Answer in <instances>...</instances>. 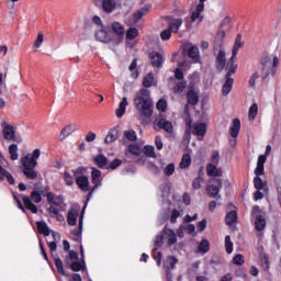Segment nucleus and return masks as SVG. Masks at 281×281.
<instances>
[{
  "label": "nucleus",
  "mask_w": 281,
  "mask_h": 281,
  "mask_svg": "<svg viewBox=\"0 0 281 281\" xmlns=\"http://www.w3.org/2000/svg\"><path fill=\"white\" fill-rule=\"evenodd\" d=\"M134 106L142 113V115H144V117H150L154 109L150 90L146 88L138 90L134 98Z\"/></svg>",
  "instance_id": "obj_1"
},
{
  "label": "nucleus",
  "mask_w": 281,
  "mask_h": 281,
  "mask_svg": "<svg viewBox=\"0 0 281 281\" xmlns=\"http://www.w3.org/2000/svg\"><path fill=\"white\" fill-rule=\"evenodd\" d=\"M38 157H41V149H34L32 154H27L21 158L22 172L27 179H31L32 181L38 178V172L35 170L38 164L36 161Z\"/></svg>",
  "instance_id": "obj_2"
},
{
  "label": "nucleus",
  "mask_w": 281,
  "mask_h": 281,
  "mask_svg": "<svg viewBox=\"0 0 281 281\" xmlns=\"http://www.w3.org/2000/svg\"><path fill=\"white\" fill-rule=\"evenodd\" d=\"M186 132H184V140L190 143L191 135H198V137H204L205 133H207V125L205 123H193L192 119H186Z\"/></svg>",
  "instance_id": "obj_3"
},
{
  "label": "nucleus",
  "mask_w": 281,
  "mask_h": 281,
  "mask_svg": "<svg viewBox=\"0 0 281 281\" xmlns=\"http://www.w3.org/2000/svg\"><path fill=\"white\" fill-rule=\"evenodd\" d=\"M280 63V59L278 57H273V60L270 56H263L261 58V78L262 80H267L269 76H276V67H278V64Z\"/></svg>",
  "instance_id": "obj_4"
},
{
  "label": "nucleus",
  "mask_w": 281,
  "mask_h": 281,
  "mask_svg": "<svg viewBox=\"0 0 281 281\" xmlns=\"http://www.w3.org/2000/svg\"><path fill=\"white\" fill-rule=\"evenodd\" d=\"M229 63L231 67L227 74L225 75V82L222 87L223 95H229V93L232 92V89L234 87V78H232V75L236 74V69H238V65L235 64L236 61H232L231 59Z\"/></svg>",
  "instance_id": "obj_5"
},
{
  "label": "nucleus",
  "mask_w": 281,
  "mask_h": 281,
  "mask_svg": "<svg viewBox=\"0 0 281 281\" xmlns=\"http://www.w3.org/2000/svg\"><path fill=\"white\" fill-rule=\"evenodd\" d=\"M42 201H43V196L38 191H32L31 199L30 196H23L24 206L26 210H30L32 214L38 213V207L34 203H41Z\"/></svg>",
  "instance_id": "obj_6"
},
{
  "label": "nucleus",
  "mask_w": 281,
  "mask_h": 281,
  "mask_svg": "<svg viewBox=\"0 0 281 281\" xmlns=\"http://www.w3.org/2000/svg\"><path fill=\"white\" fill-rule=\"evenodd\" d=\"M199 4L195 7V11L192 12L190 18H186L187 30H192V23L199 20L200 23L203 21V16H201V12L205 10V0H199Z\"/></svg>",
  "instance_id": "obj_7"
},
{
  "label": "nucleus",
  "mask_w": 281,
  "mask_h": 281,
  "mask_svg": "<svg viewBox=\"0 0 281 281\" xmlns=\"http://www.w3.org/2000/svg\"><path fill=\"white\" fill-rule=\"evenodd\" d=\"M229 136H228V142L229 146L232 148H236V145L238 144V135L240 134V120L235 119L233 120L232 126L229 127Z\"/></svg>",
  "instance_id": "obj_8"
},
{
  "label": "nucleus",
  "mask_w": 281,
  "mask_h": 281,
  "mask_svg": "<svg viewBox=\"0 0 281 281\" xmlns=\"http://www.w3.org/2000/svg\"><path fill=\"white\" fill-rule=\"evenodd\" d=\"M211 181H214L216 184H209L206 187V192L211 199H217L221 201V190L223 189V180L213 178Z\"/></svg>",
  "instance_id": "obj_9"
},
{
  "label": "nucleus",
  "mask_w": 281,
  "mask_h": 281,
  "mask_svg": "<svg viewBox=\"0 0 281 281\" xmlns=\"http://www.w3.org/2000/svg\"><path fill=\"white\" fill-rule=\"evenodd\" d=\"M0 181H3L4 179H7L8 183H10V186H14V177H12V173H10L8 170H5L2 166H5V164H8V161H5V158L3 157V155L0 153Z\"/></svg>",
  "instance_id": "obj_10"
},
{
  "label": "nucleus",
  "mask_w": 281,
  "mask_h": 281,
  "mask_svg": "<svg viewBox=\"0 0 281 281\" xmlns=\"http://www.w3.org/2000/svg\"><path fill=\"white\" fill-rule=\"evenodd\" d=\"M155 131H166V133H172L175 128L172 127V123L170 121H166V119H156L154 121Z\"/></svg>",
  "instance_id": "obj_11"
},
{
  "label": "nucleus",
  "mask_w": 281,
  "mask_h": 281,
  "mask_svg": "<svg viewBox=\"0 0 281 281\" xmlns=\"http://www.w3.org/2000/svg\"><path fill=\"white\" fill-rule=\"evenodd\" d=\"M74 176L76 177V183L79 189H81L82 192H89L91 188L89 187V178L87 176H77L78 175V169L72 170Z\"/></svg>",
  "instance_id": "obj_12"
},
{
  "label": "nucleus",
  "mask_w": 281,
  "mask_h": 281,
  "mask_svg": "<svg viewBox=\"0 0 281 281\" xmlns=\"http://www.w3.org/2000/svg\"><path fill=\"white\" fill-rule=\"evenodd\" d=\"M95 40L100 43H111V35H109V30L104 26H99V30L95 32Z\"/></svg>",
  "instance_id": "obj_13"
},
{
  "label": "nucleus",
  "mask_w": 281,
  "mask_h": 281,
  "mask_svg": "<svg viewBox=\"0 0 281 281\" xmlns=\"http://www.w3.org/2000/svg\"><path fill=\"white\" fill-rule=\"evenodd\" d=\"M245 43H243V35L238 34L235 38V43L232 50V57H231L232 63H236V56H238V49H240V47H243Z\"/></svg>",
  "instance_id": "obj_14"
},
{
  "label": "nucleus",
  "mask_w": 281,
  "mask_h": 281,
  "mask_svg": "<svg viewBox=\"0 0 281 281\" xmlns=\"http://www.w3.org/2000/svg\"><path fill=\"white\" fill-rule=\"evenodd\" d=\"M122 0H103L102 1V8L104 12H108L111 14V12H114V10L120 5Z\"/></svg>",
  "instance_id": "obj_15"
},
{
  "label": "nucleus",
  "mask_w": 281,
  "mask_h": 281,
  "mask_svg": "<svg viewBox=\"0 0 281 281\" xmlns=\"http://www.w3.org/2000/svg\"><path fill=\"white\" fill-rule=\"evenodd\" d=\"M76 131H78V127L75 124L66 125L59 134L60 142L67 139V137H69V135H71L72 133H76Z\"/></svg>",
  "instance_id": "obj_16"
},
{
  "label": "nucleus",
  "mask_w": 281,
  "mask_h": 281,
  "mask_svg": "<svg viewBox=\"0 0 281 281\" xmlns=\"http://www.w3.org/2000/svg\"><path fill=\"white\" fill-rule=\"evenodd\" d=\"M150 63L153 67H161L164 65V56L158 52H153L149 54Z\"/></svg>",
  "instance_id": "obj_17"
},
{
  "label": "nucleus",
  "mask_w": 281,
  "mask_h": 281,
  "mask_svg": "<svg viewBox=\"0 0 281 281\" xmlns=\"http://www.w3.org/2000/svg\"><path fill=\"white\" fill-rule=\"evenodd\" d=\"M162 234L168 240V247H172V245L177 243V233H175L171 228L165 227Z\"/></svg>",
  "instance_id": "obj_18"
},
{
  "label": "nucleus",
  "mask_w": 281,
  "mask_h": 281,
  "mask_svg": "<svg viewBox=\"0 0 281 281\" xmlns=\"http://www.w3.org/2000/svg\"><path fill=\"white\" fill-rule=\"evenodd\" d=\"M169 30L175 32H179V29L183 25V20L178 18H169L168 20Z\"/></svg>",
  "instance_id": "obj_19"
},
{
  "label": "nucleus",
  "mask_w": 281,
  "mask_h": 281,
  "mask_svg": "<svg viewBox=\"0 0 281 281\" xmlns=\"http://www.w3.org/2000/svg\"><path fill=\"white\" fill-rule=\"evenodd\" d=\"M2 133H3L4 139L16 142V136H14L15 135L14 126L8 125V124L4 125Z\"/></svg>",
  "instance_id": "obj_20"
},
{
  "label": "nucleus",
  "mask_w": 281,
  "mask_h": 281,
  "mask_svg": "<svg viewBox=\"0 0 281 281\" xmlns=\"http://www.w3.org/2000/svg\"><path fill=\"white\" fill-rule=\"evenodd\" d=\"M82 220L83 215L81 214L79 217V228L71 232V237L76 243H80V240H82Z\"/></svg>",
  "instance_id": "obj_21"
},
{
  "label": "nucleus",
  "mask_w": 281,
  "mask_h": 281,
  "mask_svg": "<svg viewBox=\"0 0 281 281\" xmlns=\"http://www.w3.org/2000/svg\"><path fill=\"white\" fill-rule=\"evenodd\" d=\"M78 214H80V209L72 207L69 210L67 215L68 225H76L78 223Z\"/></svg>",
  "instance_id": "obj_22"
},
{
  "label": "nucleus",
  "mask_w": 281,
  "mask_h": 281,
  "mask_svg": "<svg viewBox=\"0 0 281 281\" xmlns=\"http://www.w3.org/2000/svg\"><path fill=\"white\" fill-rule=\"evenodd\" d=\"M226 63L227 59L225 58V50L220 49L216 57V68L218 69V71H223V69H225Z\"/></svg>",
  "instance_id": "obj_23"
},
{
  "label": "nucleus",
  "mask_w": 281,
  "mask_h": 281,
  "mask_svg": "<svg viewBox=\"0 0 281 281\" xmlns=\"http://www.w3.org/2000/svg\"><path fill=\"white\" fill-rule=\"evenodd\" d=\"M187 102L192 106L199 104V93H196L192 88L187 93Z\"/></svg>",
  "instance_id": "obj_24"
},
{
  "label": "nucleus",
  "mask_w": 281,
  "mask_h": 281,
  "mask_svg": "<svg viewBox=\"0 0 281 281\" xmlns=\"http://www.w3.org/2000/svg\"><path fill=\"white\" fill-rule=\"evenodd\" d=\"M206 175L209 177H223V170L216 168V165L210 164L206 167Z\"/></svg>",
  "instance_id": "obj_25"
},
{
  "label": "nucleus",
  "mask_w": 281,
  "mask_h": 281,
  "mask_svg": "<svg viewBox=\"0 0 281 281\" xmlns=\"http://www.w3.org/2000/svg\"><path fill=\"white\" fill-rule=\"evenodd\" d=\"M94 164L98 166V168L104 169L109 166V159L106 156L99 154L94 158Z\"/></svg>",
  "instance_id": "obj_26"
},
{
  "label": "nucleus",
  "mask_w": 281,
  "mask_h": 281,
  "mask_svg": "<svg viewBox=\"0 0 281 281\" xmlns=\"http://www.w3.org/2000/svg\"><path fill=\"white\" fill-rule=\"evenodd\" d=\"M255 227L257 232H262L267 227V220L262 215L255 216Z\"/></svg>",
  "instance_id": "obj_27"
},
{
  "label": "nucleus",
  "mask_w": 281,
  "mask_h": 281,
  "mask_svg": "<svg viewBox=\"0 0 281 281\" xmlns=\"http://www.w3.org/2000/svg\"><path fill=\"white\" fill-rule=\"evenodd\" d=\"M126 106H128V100L126 97L122 98V101L119 104V108L116 109V117H123L124 113H126Z\"/></svg>",
  "instance_id": "obj_28"
},
{
  "label": "nucleus",
  "mask_w": 281,
  "mask_h": 281,
  "mask_svg": "<svg viewBox=\"0 0 281 281\" xmlns=\"http://www.w3.org/2000/svg\"><path fill=\"white\" fill-rule=\"evenodd\" d=\"M188 56L193 63H199V60H201V57L199 56V48L196 46H191L189 48Z\"/></svg>",
  "instance_id": "obj_29"
},
{
  "label": "nucleus",
  "mask_w": 281,
  "mask_h": 281,
  "mask_svg": "<svg viewBox=\"0 0 281 281\" xmlns=\"http://www.w3.org/2000/svg\"><path fill=\"white\" fill-rule=\"evenodd\" d=\"M119 132L117 128H113L109 132V134L105 136V144H113V142H116V139L119 138Z\"/></svg>",
  "instance_id": "obj_30"
},
{
  "label": "nucleus",
  "mask_w": 281,
  "mask_h": 281,
  "mask_svg": "<svg viewBox=\"0 0 281 281\" xmlns=\"http://www.w3.org/2000/svg\"><path fill=\"white\" fill-rule=\"evenodd\" d=\"M60 210H63V202H53L50 204V206L48 207L49 214L50 216H55L56 214H58L60 212Z\"/></svg>",
  "instance_id": "obj_31"
},
{
  "label": "nucleus",
  "mask_w": 281,
  "mask_h": 281,
  "mask_svg": "<svg viewBox=\"0 0 281 281\" xmlns=\"http://www.w3.org/2000/svg\"><path fill=\"white\" fill-rule=\"evenodd\" d=\"M36 225L40 234H43V236H49V234H52V231H49V226H47V223L36 222Z\"/></svg>",
  "instance_id": "obj_32"
},
{
  "label": "nucleus",
  "mask_w": 281,
  "mask_h": 281,
  "mask_svg": "<svg viewBox=\"0 0 281 281\" xmlns=\"http://www.w3.org/2000/svg\"><path fill=\"white\" fill-rule=\"evenodd\" d=\"M9 155L11 161H16V159H19V146L16 144H11L9 146Z\"/></svg>",
  "instance_id": "obj_33"
},
{
  "label": "nucleus",
  "mask_w": 281,
  "mask_h": 281,
  "mask_svg": "<svg viewBox=\"0 0 281 281\" xmlns=\"http://www.w3.org/2000/svg\"><path fill=\"white\" fill-rule=\"evenodd\" d=\"M226 225L232 226L234 223L238 221V213L236 211H231L226 214Z\"/></svg>",
  "instance_id": "obj_34"
},
{
  "label": "nucleus",
  "mask_w": 281,
  "mask_h": 281,
  "mask_svg": "<svg viewBox=\"0 0 281 281\" xmlns=\"http://www.w3.org/2000/svg\"><path fill=\"white\" fill-rule=\"evenodd\" d=\"M177 262H179V260H177L172 256H169L166 258V260L164 262V267H165V269H167V271H170V269H175V265H177Z\"/></svg>",
  "instance_id": "obj_35"
},
{
  "label": "nucleus",
  "mask_w": 281,
  "mask_h": 281,
  "mask_svg": "<svg viewBox=\"0 0 281 281\" xmlns=\"http://www.w3.org/2000/svg\"><path fill=\"white\" fill-rule=\"evenodd\" d=\"M70 269L72 271H85V269H87V265L85 263V259H81V261H74L70 265Z\"/></svg>",
  "instance_id": "obj_36"
},
{
  "label": "nucleus",
  "mask_w": 281,
  "mask_h": 281,
  "mask_svg": "<svg viewBox=\"0 0 281 281\" xmlns=\"http://www.w3.org/2000/svg\"><path fill=\"white\" fill-rule=\"evenodd\" d=\"M112 30L117 36H124V25L120 24V22H113Z\"/></svg>",
  "instance_id": "obj_37"
},
{
  "label": "nucleus",
  "mask_w": 281,
  "mask_h": 281,
  "mask_svg": "<svg viewBox=\"0 0 281 281\" xmlns=\"http://www.w3.org/2000/svg\"><path fill=\"white\" fill-rule=\"evenodd\" d=\"M256 190H265L267 188V182L262 181L260 176H256L254 179Z\"/></svg>",
  "instance_id": "obj_38"
},
{
  "label": "nucleus",
  "mask_w": 281,
  "mask_h": 281,
  "mask_svg": "<svg viewBox=\"0 0 281 281\" xmlns=\"http://www.w3.org/2000/svg\"><path fill=\"white\" fill-rule=\"evenodd\" d=\"M256 115H258V103H252L248 111V119L254 121L256 120Z\"/></svg>",
  "instance_id": "obj_39"
},
{
  "label": "nucleus",
  "mask_w": 281,
  "mask_h": 281,
  "mask_svg": "<svg viewBox=\"0 0 281 281\" xmlns=\"http://www.w3.org/2000/svg\"><path fill=\"white\" fill-rule=\"evenodd\" d=\"M155 85V77L153 76V72H149L144 79H143V86L146 88L153 87Z\"/></svg>",
  "instance_id": "obj_40"
},
{
  "label": "nucleus",
  "mask_w": 281,
  "mask_h": 281,
  "mask_svg": "<svg viewBox=\"0 0 281 281\" xmlns=\"http://www.w3.org/2000/svg\"><path fill=\"white\" fill-rule=\"evenodd\" d=\"M191 164H192V158L190 157L189 154H184L180 161V168H190Z\"/></svg>",
  "instance_id": "obj_41"
},
{
  "label": "nucleus",
  "mask_w": 281,
  "mask_h": 281,
  "mask_svg": "<svg viewBox=\"0 0 281 281\" xmlns=\"http://www.w3.org/2000/svg\"><path fill=\"white\" fill-rule=\"evenodd\" d=\"M224 38H225V31L224 30H220L217 32L216 36H215V41H214L215 45L217 47H222Z\"/></svg>",
  "instance_id": "obj_42"
},
{
  "label": "nucleus",
  "mask_w": 281,
  "mask_h": 281,
  "mask_svg": "<svg viewBox=\"0 0 281 281\" xmlns=\"http://www.w3.org/2000/svg\"><path fill=\"white\" fill-rule=\"evenodd\" d=\"M100 177H102V172L97 168H92V171H91L92 183H101Z\"/></svg>",
  "instance_id": "obj_43"
},
{
  "label": "nucleus",
  "mask_w": 281,
  "mask_h": 281,
  "mask_svg": "<svg viewBox=\"0 0 281 281\" xmlns=\"http://www.w3.org/2000/svg\"><path fill=\"white\" fill-rule=\"evenodd\" d=\"M137 36H139V31H137L136 27H131V29L126 32V38H127V41H133L134 38H137Z\"/></svg>",
  "instance_id": "obj_44"
},
{
  "label": "nucleus",
  "mask_w": 281,
  "mask_h": 281,
  "mask_svg": "<svg viewBox=\"0 0 281 281\" xmlns=\"http://www.w3.org/2000/svg\"><path fill=\"white\" fill-rule=\"evenodd\" d=\"M55 267L61 276H65V268H63V260L58 257L54 258Z\"/></svg>",
  "instance_id": "obj_45"
},
{
  "label": "nucleus",
  "mask_w": 281,
  "mask_h": 281,
  "mask_svg": "<svg viewBox=\"0 0 281 281\" xmlns=\"http://www.w3.org/2000/svg\"><path fill=\"white\" fill-rule=\"evenodd\" d=\"M225 249L228 254L234 251V243H232V237L229 235L225 237Z\"/></svg>",
  "instance_id": "obj_46"
},
{
  "label": "nucleus",
  "mask_w": 281,
  "mask_h": 281,
  "mask_svg": "<svg viewBox=\"0 0 281 281\" xmlns=\"http://www.w3.org/2000/svg\"><path fill=\"white\" fill-rule=\"evenodd\" d=\"M199 251L203 254H207L210 251V241L207 239H203L199 245Z\"/></svg>",
  "instance_id": "obj_47"
},
{
  "label": "nucleus",
  "mask_w": 281,
  "mask_h": 281,
  "mask_svg": "<svg viewBox=\"0 0 281 281\" xmlns=\"http://www.w3.org/2000/svg\"><path fill=\"white\" fill-rule=\"evenodd\" d=\"M124 137H126L128 139V142H135V140H137V133L133 130L125 131Z\"/></svg>",
  "instance_id": "obj_48"
},
{
  "label": "nucleus",
  "mask_w": 281,
  "mask_h": 281,
  "mask_svg": "<svg viewBox=\"0 0 281 281\" xmlns=\"http://www.w3.org/2000/svg\"><path fill=\"white\" fill-rule=\"evenodd\" d=\"M154 246L156 249H159V247L164 246V233H160L156 236V239L154 240Z\"/></svg>",
  "instance_id": "obj_49"
},
{
  "label": "nucleus",
  "mask_w": 281,
  "mask_h": 281,
  "mask_svg": "<svg viewBox=\"0 0 281 281\" xmlns=\"http://www.w3.org/2000/svg\"><path fill=\"white\" fill-rule=\"evenodd\" d=\"M128 153H131V155H135L136 157H139V155H142V148H139V146L137 145H130Z\"/></svg>",
  "instance_id": "obj_50"
},
{
  "label": "nucleus",
  "mask_w": 281,
  "mask_h": 281,
  "mask_svg": "<svg viewBox=\"0 0 281 281\" xmlns=\"http://www.w3.org/2000/svg\"><path fill=\"white\" fill-rule=\"evenodd\" d=\"M43 41H44L43 32H40L33 45L34 49L41 48V45H43Z\"/></svg>",
  "instance_id": "obj_51"
},
{
  "label": "nucleus",
  "mask_w": 281,
  "mask_h": 281,
  "mask_svg": "<svg viewBox=\"0 0 281 281\" xmlns=\"http://www.w3.org/2000/svg\"><path fill=\"white\" fill-rule=\"evenodd\" d=\"M164 175L166 177H172V175H175V164L167 165L164 169Z\"/></svg>",
  "instance_id": "obj_52"
},
{
  "label": "nucleus",
  "mask_w": 281,
  "mask_h": 281,
  "mask_svg": "<svg viewBox=\"0 0 281 281\" xmlns=\"http://www.w3.org/2000/svg\"><path fill=\"white\" fill-rule=\"evenodd\" d=\"M148 12V9L143 8L136 12H134V21H139L142 19V16H144L146 13Z\"/></svg>",
  "instance_id": "obj_53"
},
{
  "label": "nucleus",
  "mask_w": 281,
  "mask_h": 281,
  "mask_svg": "<svg viewBox=\"0 0 281 281\" xmlns=\"http://www.w3.org/2000/svg\"><path fill=\"white\" fill-rule=\"evenodd\" d=\"M201 183H203V178L198 176L192 182L193 190H201Z\"/></svg>",
  "instance_id": "obj_54"
},
{
  "label": "nucleus",
  "mask_w": 281,
  "mask_h": 281,
  "mask_svg": "<svg viewBox=\"0 0 281 281\" xmlns=\"http://www.w3.org/2000/svg\"><path fill=\"white\" fill-rule=\"evenodd\" d=\"M156 108L158 109V111H161L164 113L166 109H168V103L166 102V100L160 99L158 100Z\"/></svg>",
  "instance_id": "obj_55"
},
{
  "label": "nucleus",
  "mask_w": 281,
  "mask_h": 281,
  "mask_svg": "<svg viewBox=\"0 0 281 281\" xmlns=\"http://www.w3.org/2000/svg\"><path fill=\"white\" fill-rule=\"evenodd\" d=\"M144 154L146 155V157H155V147L150 145L145 146Z\"/></svg>",
  "instance_id": "obj_56"
},
{
  "label": "nucleus",
  "mask_w": 281,
  "mask_h": 281,
  "mask_svg": "<svg viewBox=\"0 0 281 281\" xmlns=\"http://www.w3.org/2000/svg\"><path fill=\"white\" fill-rule=\"evenodd\" d=\"M120 166H122V160L116 158L111 164L108 165L106 169L115 170L116 168H120Z\"/></svg>",
  "instance_id": "obj_57"
},
{
  "label": "nucleus",
  "mask_w": 281,
  "mask_h": 281,
  "mask_svg": "<svg viewBox=\"0 0 281 281\" xmlns=\"http://www.w3.org/2000/svg\"><path fill=\"white\" fill-rule=\"evenodd\" d=\"M172 36V31L170 29H166L160 33L161 41H169V38Z\"/></svg>",
  "instance_id": "obj_58"
},
{
  "label": "nucleus",
  "mask_w": 281,
  "mask_h": 281,
  "mask_svg": "<svg viewBox=\"0 0 281 281\" xmlns=\"http://www.w3.org/2000/svg\"><path fill=\"white\" fill-rule=\"evenodd\" d=\"M64 179L66 184L74 186V176L67 171L64 172Z\"/></svg>",
  "instance_id": "obj_59"
},
{
  "label": "nucleus",
  "mask_w": 281,
  "mask_h": 281,
  "mask_svg": "<svg viewBox=\"0 0 281 281\" xmlns=\"http://www.w3.org/2000/svg\"><path fill=\"white\" fill-rule=\"evenodd\" d=\"M233 262H234V265H237V266L245 265V257L243 255H236L233 258Z\"/></svg>",
  "instance_id": "obj_60"
},
{
  "label": "nucleus",
  "mask_w": 281,
  "mask_h": 281,
  "mask_svg": "<svg viewBox=\"0 0 281 281\" xmlns=\"http://www.w3.org/2000/svg\"><path fill=\"white\" fill-rule=\"evenodd\" d=\"M160 192H162L164 196H168V194H170V184H168V183L161 184Z\"/></svg>",
  "instance_id": "obj_61"
},
{
  "label": "nucleus",
  "mask_w": 281,
  "mask_h": 281,
  "mask_svg": "<svg viewBox=\"0 0 281 281\" xmlns=\"http://www.w3.org/2000/svg\"><path fill=\"white\" fill-rule=\"evenodd\" d=\"M181 216V212H179L178 210H173L171 211V215H170V221L171 223H177V220Z\"/></svg>",
  "instance_id": "obj_62"
},
{
  "label": "nucleus",
  "mask_w": 281,
  "mask_h": 281,
  "mask_svg": "<svg viewBox=\"0 0 281 281\" xmlns=\"http://www.w3.org/2000/svg\"><path fill=\"white\" fill-rule=\"evenodd\" d=\"M155 144H156L157 150H162V148H164V140L161 139V136H156Z\"/></svg>",
  "instance_id": "obj_63"
},
{
  "label": "nucleus",
  "mask_w": 281,
  "mask_h": 281,
  "mask_svg": "<svg viewBox=\"0 0 281 281\" xmlns=\"http://www.w3.org/2000/svg\"><path fill=\"white\" fill-rule=\"evenodd\" d=\"M186 89V82L180 81L176 85V93H181Z\"/></svg>",
  "instance_id": "obj_64"
}]
</instances>
